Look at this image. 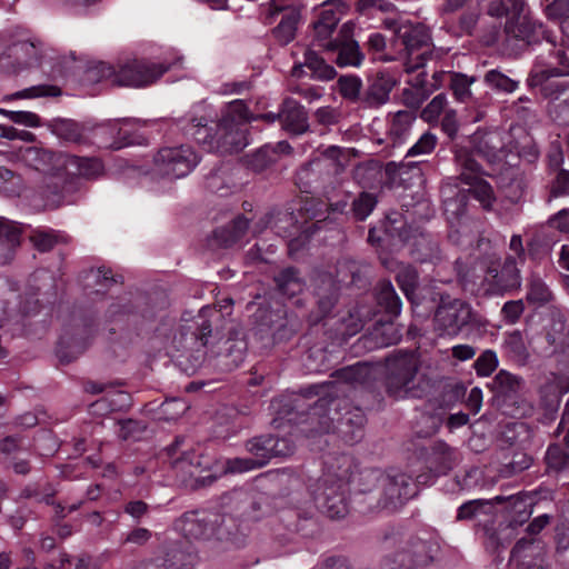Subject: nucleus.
Masks as SVG:
<instances>
[{"instance_id":"423d86ee","label":"nucleus","mask_w":569,"mask_h":569,"mask_svg":"<svg viewBox=\"0 0 569 569\" xmlns=\"http://www.w3.org/2000/svg\"><path fill=\"white\" fill-rule=\"evenodd\" d=\"M382 26L396 36L406 52L405 69L408 73L422 68L431 53V38L421 23H412L401 17H388Z\"/></svg>"},{"instance_id":"e433bc0d","label":"nucleus","mask_w":569,"mask_h":569,"mask_svg":"<svg viewBox=\"0 0 569 569\" xmlns=\"http://www.w3.org/2000/svg\"><path fill=\"white\" fill-rule=\"evenodd\" d=\"M547 177L546 202L550 203L553 199L569 197V170H557Z\"/></svg>"},{"instance_id":"79ce46f5","label":"nucleus","mask_w":569,"mask_h":569,"mask_svg":"<svg viewBox=\"0 0 569 569\" xmlns=\"http://www.w3.org/2000/svg\"><path fill=\"white\" fill-rule=\"evenodd\" d=\"M526 299L530 305L542 307L551 301L552 292L541 278L532 276L528 282Z\"/></svg>"},{"instance_id":"412c9836","label":"nucleus","mask_w":569,"mask_h":569,"mask_svg":"<svg viewBox=\"0 0 569 569\" xmlns=\"http://www.w3.org/2000/svg\"><path fill=\"white\" fill-rule=\"evenodd\" d=\"M396 84V80L388 72H378L369 80L367 90L361 97L363 108H379L385 104L390 97V92Z\"/></svg>"},{"instance_id":"dca6fc26","label":"nucleus","mask_w":569,"mask_h":569,"mask_svg":"<svg viewBox=\"0 0 569 569\" xmlns=\"http://www.w3.org/2000/svg\"><path fill=\"white\" fill-rule=\"evenodd\" d=\"M510 562L517 569H546L545 555L540 541L521 538L510 552Z\"/></svg>"},{"instance_id":"0e129e2a","label":"nucleus","mask_w":569,"mask_h":569,"mask_svg":"<svg viewBox=\"0 0 569 569\" xmlns=\"http://www.w3.org/2000/svg\"><path fill=\"white\" fill-rule=\"evenodd\" d=\"M459 128L460 123L458 112L456 109L449 107V109L443 113L441 129L451 140H453L458 136Z\"/></svg>"},{"instance_id":"f257e3e1","label":"nucleus","mask_w":569,"mask_h":569,"mask_svg":"<svg viewBox=\"0 0 569 569\" xmlns=\"http://www.w3.org/2000/svg\"><path fill=\"white\" fill-rule=\"evenodd\" d=\"M477 3L479 14L473 27H470L465 19V34L475 36L483 46L491 47L499 41L500 23L492 24L483 34H480L482 17L506 18L500 49L509 57L516 58L533 51L552 32L542 22L523 13L526 0H477Z\"/></svg>"},{"instance_id":"37998d69","label":"nucleus","mask_w":569,"mask_h":569,"mask_svg":"<svg viewBox=\"0 0 569 569\" xmlns=\"http://www.w3.org/2000/svg\"><path fill=\"white\" fill-rule=\"evenodd\" d=\"M52 132L60 139L81 143L83 142V129L82 127L72 120H59L53 124Z\"/></svg>"},{"instance_id":"e2e57ef3","label":"nucleus","mask_w":569,"mask_h":569,"mask_svg":"<svg viewBox=\"0 0 569 569\" xmlns=\"http://www.w3.org/2000/svg\"><path fill=\"white\" fill-rule=\"evenodd\" d=\"M535 506V498L527 493H519L516 496H511L507 499L505 511H525L532 510Z\"/></svg>"},{"instance_id":"1a4fd4ad","label":"nucleus","mask_w":569,"mask_h":569,"mask_svg":"<svg viewBox=\"0 0 569 569\" xmlns=\"http://www.w3.org/2000/svg\"><path fill=\"white\" fill-rule=\"evenodd\" d=\"M420 361L416 352H399L387 359V392L395 398L407 397L410 391V383L413 382Z\"/></svg>"},{"instance_id":"0eeeda50","label":"nucleus","mask_w":569,"mask_h":569,"mask_svg":"<svg viewBox=\"0 0 569 569\" xmlns=\"http://www.w3.org/2000/svg\"><path fill=\"white\" fill-rule=\"evenodd\" d=\"M362 479L376 486L380 497L378 505L382 509L395 510L417 495L416 483L406 473L389 475L371 470L363 473Z\"/></svg>"},{"instance_id":"39448f33","label":"nucleus","mask_w":569,"mask_h":569,"mask_svg":"<svg viewBox=\"0 0 569 569\" xmlns=\"http://www.w3.org/2000/svg\"><path fill=\"white\" fill-rule=\"evenodd\" d=\"M170 66L144 59L128 58L116 64L99 62L94 68L100 79L109 80L119 87L141 88L156 82L169 70Z\"/></svg>"},{"instance_id":"864d4df0","label":"nucleus","mask_w":569,"mask_h":569,"mask_svg":"<svg viewBox=\"0 0 569 569\" xmlns=\"http://www.w3.org/2000/svg\"><path fill=\"white\" fill-rule=\"evenodd\" d=\"M485 80L492 88L507 93L516 91L519 87V81L509 78L508 76L501 73L498 70H490L489 72H487Z\"/></svg>"},{"instance_id":"4d7b16f0","label":"nucleus","mask_w":569,"mask_h":569,"mask_svg":"<svg viewBox=\"0 0 569 569\" xmlns=\"http://www.w3.org/2000/svg\"><path fill=\"white\" fill-rule=\"evenodd\" d=\"M0 113L18 124H23L31 128H38L41 126L39 116L31 111H10L0 109Z\"/></svg>"},{"instance_id":"8fccbe9b","label":"nucleus","mask_w":569,"mask_h":569,"mask_svg":"<svg viewBox=\"0 0 569 569\" xmlns=\"http://www.w3.org/2000/svg\"><path fill=\"white\" fill-rule=\"evenodd\" d=\"M60 94L61 90L57 86L40 84L17 91L8 96L7 99H33L38 97H57Z\"/></svg>"},{"instance_id":"6e6d98bb","label":"nucleus","mask_w":569,"mask_h":569,"mask_svg":"<svg viewBox=\"0 0 569 569\" xmlns=\"http://www.w3.org/2000/svg\"><path fill=\"white\" fill-rule=\"evenodd\" d=\"M437 146V137L430 131L425 132L418 141L407 151L406 157H416L431 153Z\"/></svg>"},{"instance_id":"bb28decb","label":"nucleus","mask_w":569,"mask_h":569,"mask_svg":"<svg viewBox=\"0 0 569 569\" xmlns=\"http://www.w3.org/2000/svg\"><path fill=\"white\" fill-rule=\"evenodd\" d=\"M248 229L249 220L243 216H238L230 224L214 230L212 241L219 247H232L243 239Z\"/></svg>"},{"instance_id":"c03bdc74","label":"nucleus","mask_w":569,"mask_h":569,"mask_svg":"<svg viewBox=\"0 0 569 569\" xmlns=\"http://www.w3.org/2000/svg\"><path fill=\"white\" fill-rule=\"evenodd\" d=\"M370 336L375 340L376 345L379 347H388L391 345H396L401 339L400 331L396 328V326L392 322L380 323L375 326Z\"/></svg>"},{"instance_id":"4468645a","label":"nucleus","mask_w":569,"mask_h":569,"mask_svg":"<svg viewBox=\"0 0 569 569\" xmlns=\"http://www.w3.org/2000/svg\"><path fill=\"white\" fill-rule=\"evenodd\" d=\"M17 157L26 166L46 174L56 176L62 171L66 153L53 152L41 147H23Z\"/></svg>"},{"instance_id":"6e6552de","label":"nucleus","mask_w":569,"mask_h":569,"mask_svg":"<svg viewBox=\"0 0 569 569\" xmlns=\"http://www.w3.org/2000/svg\"><path fill=\"white\" fill-rule=\"evenodd\" d=\"M310 491L317 507L329 518L340 519L348 515V485L336 481L335 473H323Z\"/></svg>"},{"instance_id":"c9c22d12","label":"nucleus","mask_w":569,"mask_h":569,"mask_svg":"<svg viewBox=\"0 0 569 569\" xmlns=\"http://www.w3.org/2000/svg\"><path fill=\"white\" fill-rule=\"evenodd\" d=\"M172 467L177 473H180L186 480V477L197 479L198 475L202 471V457L196 451H186L179 458L174 459Z\"/></svg>"},{"instance_id":"49530a36","label":"nucleus","mask_w":569,"mask_h":569,"mask_svg":"<svg viewBox=\"0 0 569 569\" xmlns=\"http://www.w3.org/2000/svg\"><path fill=\"white\" fill-rule=\"evenodd\" d=\"M449 109L445 93L437 94L421 111L420 117L428 123H438L439 117Z\"/></svg>"},{"instance_id":"c85d7f7f","label":"nucleus","mask_w":569,"mask_h":569,"mask_svg":"<svg viewBox=\"0 0 569 569\" xmlns=\"http://www.w3.org/2000/svg\"><path fill=\"white\" fill-rule=\"evenodd\" d=\"M532 463V457L518 448H515L512 443L509 448L502 452V462L499 468V475L503 478L513 477L525 470H527Z\"/></svg>"},{"instance_id":"bf43d9fd","label":"nucleus","mask_w":569,"mask_h":569,"mask_svg":"<svg viewBox=\"0 0 569 569\" xmlns=\"http://www.w3.org/2000/svg\"><path fill=\"white\" fill-rule=\"evenodd\" d=\"M493 505L487 499H473L465 501V519L473 518L479 515L490 516Z\"/></svg>"},{"instance_id":"774afa93","label":"nucleus","mask_w":569,"mask_h":569,"mask_svg":"<svg viewBox=\"0 0 569 569\" xmlns=\"http://www.w3.org/2000/svg\"><path fill=\"white\" fill-rule=\"evenodd\" d=\"M259 469L252 457H237L228 459L226 462V470L231 473L246 472Z\"/></svg>"},{"instance_id":"9d476101","label":"nucleus","mask_w":569,"mask_h":569,"mask_svg":"<svg viewBox=\"0 0 569 569\" xmlns=\"http://www.w3.org/2000/svg\"><path fill=\"white\" fill-rule=\"evenodd\" d=\"M198 163V153L190 146L183 144L162 148L154 157L157 172L171 179L188 176Z\"/></svg>"},{"instance_id":"ddd939ff","label":"nucleus","mask_w":569,"mask_h":569,"mask_svg":"<svg viewBox=\"0 0 569 569\" xmlns=\"http://www.w3.org/2000/svg\"><path fill=\"white\" fill-rule=\"evenodd\" d=\"M328 53L333 54V61L340 68L359 67L365 60V53L359 43L351 37V28L343 24L339 30L335 42L329 44Z\"/></svg>"},{"instance_id":"ea45409f","label":"nucleus","mask_w":569,"mask_h":569,"mask_svg":"<svg viewBox=\"0 0 569 569\" xmlns=\"http://www.w3.org/2000/svg\"><path fill=\"white\" fill-rule=\"evenodd\" d=\"M303 66L311 71V76L315 79L321 81L332 80L337 74L335 68L328 64L323 58L319 57L312 50L306 51Z\"/></svg>"},{"instance_id":"2f4dec72","label":"nucleus","mask_w":569,"mask_h":569,"mask_svg":"<svg viewBox=\"0 0 569 569\" xmlns=\"http://www.w3.org/2000/svg\"><path fill=\"white\" fill-rule=\"evenodd\" d=\"M21 224L0 217V258H7L20 244Z\"/></svg>"},{"instance_id":"5fc2aeb1","label":"nucleus","mask_w":569,"mask_h":569,"mask_svg":"<svg viewBox=\"0 0 569 569\" xmlns=\"http://www.w3.org/2000/svg\"><path fill=\"white\" fill-rule=\"evenodd\" d=\"M498 357L493 350H485L473 362L477 376L489 377L498 367Z\"/></svg>"},{"instance_id":"f3484780","label":"nucleus","mask_w":569,"mask_h":569,"mask_svg":"<svg viewBox=\"0 0 569 569\" xmlns=\"http://www.w3.org/2000/svg\"><path fill=\"white\" fill-rule=\"evenodd\" d=\"M282 18L278 26L273 29V36L281 44H287L296 37L297 26L300 19L299 13L295 9H284L272 0L264 10L266 22L271 23L273 16L282 12Z\"/></svg>"},{"instance_id":"de8ad7c7","label":"nucleus","mask_w":569,"mask_h":569,"mask_svg":"<svg viewBox=\"0 0 569 569\" xmlns=\"http://www.w3.org/2000/svg\"><path fill=\"white\" fill-rule=\"evenodd\" d=\"M29 239L37 250L47 252L59 242L60 236L51 229H34L32 230Z\"/></svg>"},{"instance_id":"6ab92c4d","label":"nucleus","mask_w":569,"mask_h":569,"mask_svg":"<svg viewBox=\"0 0 569 569\" xmlns=\"http://www.w3.org/2000/svg\"><path fill=\"white\" fill-rule=\"evenodd\" d=\"M34 58L36 48L32 42L17 41L0 54V69L7 73H14L29 66Z\"/></svg>"},{"instance_id":"a211bd4d","label":"nucleus","mask_w":569,"mask_h":569,"mask_svg":"<svg viewBox=\"0 0 569 569\" xmlns=\"http://www.w3.org/2000/svg\"><path fill=\"white\" fill-rule=\"evenodd\" d=\"M461 310L462 302L460 300H449V297H441V302L435 313L436 329L441 336H456L460 332L462 328Z\"/></svg>"},{"instance_id":"9b49d317","label":"nucleus","mask_w":569,"mask_h":569,"mask_svg":"<svg viewBox=\"0 0 569 569\" xmlns=\"http://www.w3.org/2000/svg\"><path fill=\"white\" fill-rule=\"evenodd\" d=\"M483 272L481 284L486 295H497L520 283L519 270L513 257L506 258L501 267L499 259L488 258L479 262Z\"/></svg>"},{"instance_id":"a19ab883","label":"nucleus","mask_w":569,"mask_h":569,"mask_svg":"<svg viewBox=\"0 0 569 569\" xmlns=\"http://www.w3.org/2000/svg\"><path fill=\"white\" fill-rule=\"evenodd\" d=\"M356 466L350 456L340 455L331 462H327V469L325 473H335L336 481L348 485L355 470Z\"/></svg>"},{"instance_id":"393cba45","label":"nucleus","mask_w":569,"mask_h":569,"mask_svg":"<svg viewBox=\"0 0 569 569\" xmlns=\"http://www.w3.org/2000/svg\"><path fill=\"white\" fill-rule=\"evenodd\" d=\"M212 326L210 321L202 320L197 330L189 331L181 329L173 338V343L179 351H192L203 348L211 336Z\"/></svg>"},{"instance_id":"4be33fe9","label":"nucleus","mask_w":569,"mask_h":569,"mask_svg":"<svg viewBox=\"0 0 569 569\" xmlns=\"http://www.w3.org/2000/svg\"><path fill=\"white\" fill-rule=\"evenodd\" d=\"M281 127L291 134H302L309 129L305 108L293 99H284L280 107Z\"/></svg>"},{"instance_id":"7ed1b4c3","label":"nucleus","mask_w":569,"mask_h":569,"mask_svg":"<svg viewBox=\"0 0 569 569\" xmlns=\"http://www.w3.org/2000/svg\"><path fill=\"white\" fill-rule=\"evenodd\" d=\"M470 150L465 147V200L471 197L477 200L482 209L489 211L496 202L495 191L491 184L483 179L487 174L473 156L483 158L492 163L497 159V147L492 144V133L478 129L468 137Z\"/></svg>"},{"instance_id":"f03ea898","label":"nucleus","mask_w":569,"mask_h":569,"mask_svg":"<svg viewBox=\"0 0 569 569\" xmlns=\"http://www.w3.org/2000/svg\"><path fill=\"white\" fill-rule=\"evenodd\" d=\"M251 117L242 100L230 102L220 120L209 127L206 117L190 118L183 126L184 133L202 144L210 152H239L249 144L248 123Z\"/></svg>"},{"instance_id":"a18cd8bd","label":"nucleus","mask_w":569,"mask_h":569,"mask_svg":"<svg viewBox=\"0 0 569 569\" xmlns=\"http://www.w3.org/2000/svg\"><path fill=\"white\" fill-rule=\"evenodd\" d=\"M418 272L411 266H402L397 272L396 280L409 300H412V296L418 287Z\"/></svg>"},{"instance_id":"4c0bfd02","label":"nucleus","mask_w":569,"mask_h":569,"mask_svg":"<svg viewBox=\"0 0 569 569\" xmlns=\"http://www.w3.org/2000/svg\"><path fill=\"white\" fill-rule=\"evenodd\" d=\"M377 301L378 305L392 317L400 315L401 300L390 281H382L379 283Z\"/></svg>"},{"instance_id":"680f3d73","label":"nucleus","mask_w":569,"mask_h":569,"mask_svg":"<svg viewBox=\"0 0 569 569\" xmlns=\"http://www.w3.org/2000/svg\"><path fill=\"white\" fill-rule=\"evenodd\" d=\"M21 186V179L12 170L0 166V191L16 193Z\"/></svg>"},{"instance_id":"cd10ccee","label":"nucleus","mask_w":569,"mask_h":569,"mask_svg":"<svg viewBox=\"0 0 569 569\" xmlns=\"http://www.w3.org/2000/svg\"><path fill=\"white\" fill-rule=\"evenodd\" d=\"M62 171L93 179L103 172V166L97 158H82L66 153Z\"/></svg>"},{"instance_id":"13d9d810","label":"nucleus","mask_w":569,"mask_h":569,"mask_svg":"<svg viewBox=\"0 0 569 569\" xmlns=\"http://www.w3.org/2000/svg\"><path fill=\"white\" fill-rule=\"evenodd\" d=\"M433 462L437 463L436 470L439 473H446L452 467L451 449L442 442H439L433 448Z\"/></svg>"},{"instance_id":"b1692460","label":"nucleus","mask_w":569,"mask_h":569,"mask_svg":"<svg viewBox=\"0 0 569 569\" xmlns=\"http://www.w3.org/2000/svg\"><path fill=\"white\" fill-rule=\"evenodd\" d=\"M340 17L337 11L331 8H325L319 14L317 21L313 22V46L323 48L326 51L330 48V43L335 42L331 36L336 31Z\"/></svg>"},{"instance_id":"09e8293b","label":"nucleus","mask_w":569,"mask_h":569,"mask_svg":"<svg viewBox=\"0 0 569 569\" xmlns=\"http://www.w3.org/2000/svg\"><path fill=\"white\" fill-rule=\"evenodd\" d=\"M338 84L339 92L343 98L353 102L359 101L361 103L362 96L360 92L362 88V82L360 78L356 76H345L338 80Z\"/></svg>"},{"instance_id":"3c124183","label":"nucleus","mask_w":569,"mask_h":569,"mask_svg":"<svg viewBox=\"0 0 569 569\" xmlns=\"http://www.w3.org/2000/svg\"><path fill=\"white\" fill-rule=\"evenodd\" d=\"M333 388H336V382L328 381L323 385L311 386L308 389V395L321 396L313 407L315 415H318L320 409H323L327 406L336 402V398L332 397V392L330 391V389Z\"/></svg>"},{"instance_id":"603ef678","label":"nucleus","mask_w":569,"mask_h":569,"mask_svg":"<svg viewBox=\"0 0 569 569\" xmlns=\"http://www.w3.org/2000/svg\"><path fill=\"white\" fill-rule=\"evenodd\" d=\"M377 206V198L369 192H361L352 202V212L357 220L363 221Z\"/></svg>"},{"instance_id":"f8f14e48","label":"nucleus","mask_w":569,"mask_h":569,"mask_svg":"<svg viewBox=\"0 0 569 569\" xmlns=\"http://www.w3.org/2000/svg\"><path fill=\"white\" fill-rule=\"evenodd\" d=\"M431 546L421 539L406 543L400 550L385 559V569H427L432 562Z\"/></svg>"},{"instance_id":"a878e982","label":"nucleus","mask_w":569,"mask_h":569,"mask_svg":"<svg viewBox=\"0 0 569 569\" xmlns=\"http://www.w3.org/2000/svg\"><path fill=\"white\" fill-rule=\"evenodd\" d=\"M415 121L416 113L411 110H400L391 116L387 134L393 147L402 144L410 137Z\"/></svg>"},{"instance_id":"2eb2a0df","label":"nucleus","mask_w":569,"mask_h":569,"mask_svg":"<svg viewBox=\"0 0 569 569\" xmlns=\"http://www.w3.org/2000/svg\"><path fill=\"white\" fill-rule=\"evenodd\" d=\"M443 212L450 227L449 238L460 242V227L462 224V197L457 184L446 182L441 187Z\"/></svg>"},{"instance_id":"338daca9","label":"nucleus","mask_w":569,"mask_h":569,"mask_svg":"<svg viewBox=\"0 0 569 569\" xmlns=\"http://www.w3.org/2000/svg\"><path fill=\"white\" fill-rule=\"evenodd\" d=\"M525 305L522 300L507 301L501 308V315L507 323H516L523 313Z\"/></svg>"},{"instance_id":"7c9ffc66","label":"nucleus","mask_w":569,"mask_h":569,"mask_svg":"<svg viewBox=\"0 0 569 569\" xmlns=\"http://www.w3.org/2000/svg\"><path fill=\"white\" fill-rule=\"evenodd\" d=\"M277 289L283 296L292 298L305 290L306 282L293 267L282 269L276 277Z\"/></svg>"},{"instance_id":"20e7f679","label":"nucleus","mask_w":569,"mask_h":569,"mask_svg":"<svg viewBox=\"0 0 569 569\" xmlns=\"http://www.w3.org/2000/svg\"><path fill=\"white\" fill-rule=\"evenodd\" d=\"M548 46L547 53L537 56L535 64L527 78V86L530 89L540 87L546 97L559 100L556 108L569 109V97L560 99L563 94V86H557L556 91L549 92L548 81L551 78L569 77V56L567 53L568 46L566 40L557 41V36L551 32L545 41Z\"/></svg>"},{"instance_id":"f704fd0d","label":"nucleus","mask_w":569,"mask_h":569,"mask_svg":"<svg viewBox=\"0 0 569 569\" xmlns=\"http://www.w3.org/2000/svg\"><path fill=\"white\" fill-rule=\"evenodd\" d=\"M465 338L477 339L487 333L488 320L478 310L465 301Z\"/></svg>"},{"instance_id":"72a5a7b5","label":"nucleus","mask_w":569,"mask_h":569,"mask_svg":"<svg viewBox=\"0 0 569 569\" xmlns=\"http://www.w3.org/2000/svg\"><path fill=\"white\" fill-rule=\"evenodd\" d=\"M506 355L518 365H526L529 358V351L526 346L522 333L513 330L507 333L503 342Z\"/></svg>"},{"instance_id":"69168bd1","label":"nucleus","mask_w":569,"mask_h":569,"mask_svg":"<svg viewBox=\"0 0 569 569\" xmlns=\"http://www.w3.org/2000/svg\"><path fill=\"white\" fill-rule=\"evenodd\" d=\"M369 367L367 363H357L341 370L340 376L350 383H362L367 378Z\"/></svg>"},{"instance_id":"5701e85b","label":"nucleus","mask_w":569,"mask_h":569,"mask_svg":"<svg viewBox=\"0 0 569 569\" xmlns=\"http://www.w3.org/2000/svg\"><path fill=\"white\" fill-rule=\"evenodd\" d=\"M292 148L287 141L264 144L247 157V166L254 172H261L276 163L281 156L291 153Z\"/></svg>"},{"instance_id":"473e14b6","label":"nucleus","mask_w":569,"mask_h":569,"mask_svg":"<svg viewBox=\"0 0 569 569\" xmlns=\"http://www.w3.org/2000/svg\"><path fill=\"white\" fill-rule=\"evenodd\" d=\"M546 472L549 476H558L569 472V455L558 443L548 447L545 455Z\"/></svg>"},{"instance_id":"052dcab7","label":"nucleus","mask_w":569,"mask_h":569,"mask_svg":"<svg viewBox=\"0 0 569 569\" xmlns=\"http://www.w3.org/2000/svg\"><path fill=\"white\" fill-rule=\"evenodd\" d=\"M226 357L230 358V363L239 366L244 358L247 343L243 339H228L226 341Z\"/></svg>"},{"instance_id":"c756f323","label":"nucleus","mask_w":569,"mask_h":569,"mask_svg":"<svg viewBox=\"0 0 569 569\" xmlns=\"http://www.w3.org/2000/svg\"><path fill=\"white\" fill-rule=\"evenodd\" d=\"M493 385L497 396L502 397L505 403L508 401L516 403V399L525 387V380L509 371L500 370L493 379Z\"/></svg>"},{"instance_id":"aec40b11","label":"nucleus","mask_w":569,"mask_h":569,"mask_svg":"<svg viewBox=\"0 0 569 569\" xmlns=\"http://www.w3.org/2000/svg\"><path fill=\"white\" fill-rule=\"evenodd\" d=\"M216 520L206 512L191 511L181 516L177 522V528L187 539H204L209 537L214 529Z\"/></svg>"},{"instance_id":"58836bf2","label":"nucleus","mask_w":569,"mask_h":569,"mask_svg":"<svg viewBox=\"0 0 569 569\" xmlns=\"http://www.w3.org/2000/svg\"><path fill=\"white\" fill-rule=\"evenodd\" d=\"M271 436L254 437L246 442V449L256 461V466L262 468L272 459L270 449Z\"/></svg>"}]
</instances>
